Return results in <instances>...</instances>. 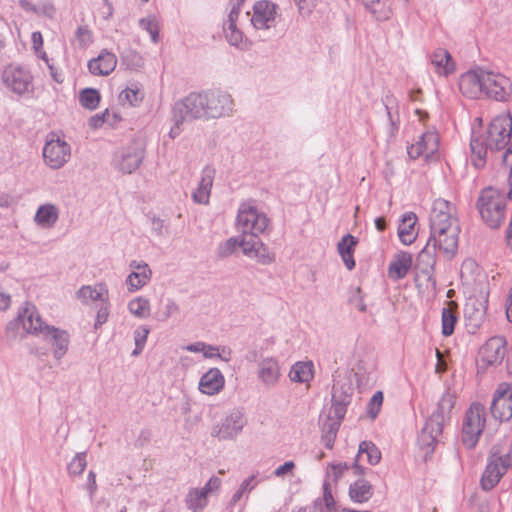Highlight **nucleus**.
I'll return each mask as SVG.
<instances>
[{
	"label": "nucleus",
	"mask_w": 512,
	"mask_h": 512,
	"mask_svg": "<svg viewBox=\"0 0 512 512\" xmlns=\"http://www.w3.org/2000/svg\"><path fill=\"white\" fill-rule=\"evenodd\" d=\"M455 397L449 392L443 394L437 404L436 410L427 419L425 426L422 428L418 441L421 447L428 449L432 452L439 436L443 431V424L446 415L451 411L454 406Z\"/></svg>",
	"instance_id": "5"
},
{
	"label": "nucleus",
	"mask_w": 512,
	"mask_h": 512,
	"mask_svg": "<svg viewBox=\"0 0 512 512\" xmlns=\"http://www.w3.org/2000/svg\"><path fill=\"white\" fill-rule=\"evenodd\" d=\"M79 100L83 107L94 110L99 105L100 94L96 89L86 88L80 92Z\"/></svg>",
	"instance_id": "44"
},
{
	"label": "nucleus",
	"mask_w": 512,
	"mask_h": 512,
	"mask_svg": "<svg viewBox=\"0 0 512 512\" xmlns=\"http://www.w3.org/2000/svg\"><path fill=\"white\" fill-rule=\"evenodd\" d=\"M476 206L488 227L496 229L503 224L506 217V197L502 191L492 186L484 188Z\"/></svg>",
	"instance_id": "4"
},
{
	"label": "nucleus",
	"mask_w": 512,
	"mask_h": 512,
	"mask_svg": "<svg viewBox=\"0 0 512 512\" xmlns=\"http://www.w3.org/2000/svg\"><path fill=\"white\" fill-rule=\"evenodd\" d=\"M225 385V378L218 368L209 369L199 381V390L206 395L218 394Z\"/></svg>",
	"instance_id": "30"
},
{
	"label": "nucleus",
	"mask_w": 512,
	"mask_h": 512,
	"mask_svg": "<svg viewBox=\"0 0 512 512\" xmlns=\"http://www.w3.org/2000/svg\"><path fill=\"white\" fill-rule=\"evenodd\" d=\"M486 70L476 69L465 72L459 79V89L461 93L469 98H479L484 95L485 86L484 74Z\"/></svg>",
	"instance_id": "21"
},
{
	"label": "nucleus",
	"mask_w": 512,
	"mask_h": 512,
	"mask_svg": "<svg viewBox=\"0 0 512 512\" xmlns=\"http://www.w3.org/2000/svg\"><path fill=\"white\" fill-rule=\"evenodd\" d=\"M486 301L471 296L464 305V319L469 332L474 333L484 322L486 315Z\"/></svg>",
	"instance_id": "20"
},
{
	"label": "nucleus",
	"mask_w": 512,
	"mask_h": 512,
	"mask_svg": "<svg viewBox=\"0 0 512 512\" xmlns=\"http://www.w3.org/2000/svg\"><path fill=\"white\" fill-rule=\"evenodd\" d=\"M282 373L279 362L274 357H265L257 364V377L261 385L266 389L278 385Z\"/></svg>",
	"instance_id": "19"
},
{
	"label": "nucleus",
	"mask_w": 512,
	"mask_h": 512,
	"mask_svg": "<svg viewBox=\"0 0 512 512\" xmlns=\"http://www.w3.org/2000/svg\"><path fill=\"white\" fill-rule=\"evenodd\" d=\"M109 316V301L102 302V306L98 309L94 327L98 329L101 325L107 322Z\"/></svg>",
	"instance_id": "57"
},
{
	"label": "nucleus",
	"mask_w": 512,
	"mask_h": 512,
	"mask_svg": "<svg viewBox=\"0 0 512 512\" xmlns=\"http://www.w3.org/2000/svg\"><path fill=\"white\" fill-rule=\"evenodd\" d=\"M149 332L146 326H140L134 331L135 349L131 353L132 356H138L143 351Z\"/></svg>",
	"instance_id": "48"
},
{
	"label": "nucleus",
	"mask_w": 512,
	"mask_h": 512,
	"mask_svg": "<svg viewBox=\"0 0 512 512\" xmlns=\"http://www.w3.org/2000/svg\"><path fill=\"white\" fill-rule=\"evenodd\" d=\"M380 459L381 453L373 442H361L356 459L354 460V476H362L364 474V468L358 462H367L368 464L375 465Z\"/></svg>",
	"instance_id": "28"
},
{
	"label": "nucleus",
	"mask_w": 512,
	"mask_h": 512,
	"mask_svg": "<svg viewBox=\"0 0 512 512\" xmlns=\"http://www.w3.org/2000/svg\"><path fill=\"white\" fill-rule=\"evenodd\" d=\"M372 495L373 487L367 480L361 478L354 481V502H366Z\"/></svg>",
	"instance_id": "42"
},
{
	"label": "nucleus",
	"mask_w": 512,
	"mask_h": 512,
	"mask_svg": "<svg viewBox=\"0 0 512 512\" xmlns=\"http://www.w3.org/2000/svg\"><path fill=\"white\" fill-rule=\"evenodd\" d=\"M258 484V481L256 480V475H252L250 476L249 478L245 479L241 484H240V489L246 493V492H251Z\"/></svg>",
	"instance_id": "63"
},
{
	"label": "nucleus",
	"mask_w": 512,
	"mask_h": 512,
	"mask_svg": "<svg viewBox=\"0 0 512 512\" xmlns=\"http://www.w3.org/2000/svg\"><path fill=\"white\" fill-rule=\"evenodd\" d=\"M221 486V479L218 477H211L204 487L200 488L202 492L208 497V494L217 491Z\"/></svg>",
	"instance_id": "60"
},
{
	"label": "nucleus",
	"mask_w": 512,
	"mask_h": 512,
	"mask_svg": "<svg viewBox=\"0 0 512 512\" xmlns=\"http://www.w3.org/2000/svg\"><path fill=\"white\" fill-rule=\"evenodd\" d=\"M436 264V250L430 243L420 251L415 263L416 281L418 286L424 287L433 293L437 291V281L434 276Z\"/></svg>",
	"instance_id": "8"
},
{
	"label": "nucleus",
	"mask_w": 512,
	"mask_h": 512,
	"mask_svg": "<svg viewBox=\"0 0 512 512\" xmlns=\"http://www.w3.org/2000/svg\"><path fill=\"white\" fill-rule=\"evenodd\" d=\"M297 7L299 13L304 17L309 16L312 12V7L309 0H297Z\"/></svg>",
	"instance_id": "64"
},
{
	"label": "nucleus",
	"mask_w": 512,
	"mask_h": 512,
	"mask_svg": "<svg viewBox=\"0 0 512 512\" xmlns=\"http://www.w3.org/2000/svg\"><path fill=\"white\" fill-rule=\"evenodd\" d=\"M269 218L250 202L242 203L238 208L236 228L242 234L260 235L269 226Z\"/></svg>",
	"instance_id": "7"
},
{
	"label": "nucleus",
	"mask_w": 512,
	"mask_h": 512,
	"mask_svg": "<svg viewBox=\"0 0 512 512\" xmlns=\"http://www.w3.org/2000/svg\"><path fill=\"white\" fill-rule=\"evenodd\" d=\"M337 249L347 269L352 270V234L344 235L338 243Z\"/></svg>",
	"instance_id": "43"
},
{
	"label": "nucleus",
	"mask_w": 512,
	"mask_h": 512,
	"mask_svg": "<svg viewBox=\"0 0 512 512\" xmlns=\"http://www.w3.org/2000/svg\"><path fill=\"white\" fill-rule=\"evenodd\" d=\"M324 502L325 507L330 511L334 507V499L331 493L330 484L325 481L323 484V498L315 501V507L321 506Z\"/></svg>",
	"instance_id": "53"
},
{
	"label": "nucleus",
	"mask_w": 512,
	"mask_h": 512,
	"mask_svg": "<svg viewBox=\"0 0 512 512\" xmlns=\"http://www.w3.org/2000/svg\"><path fill=\"white\" fill-rule=\"evenodd\" d=\"M276 5L270 1H258L253 7L251 23L256 29L267 30L274 26Z\"/></svg>",
	"instance_id": "24"
},
{
	"label": "nucleus",
	"mask_w": 512,
	"mask_h": 512,
	"mask_svg": "<svg viewBox=\"0 0 512 512\" xmlns=\"http://www.w3.org/2000/svg\"><path fill=\"white\" fill-rule=\"evenodd\" d=\"M491 413L499 421H509L512 418V386L500 383L494 392L491 403Z\"/></svg>",
	"instance_id": "12"
},
{
	"label": "nucleus",
	"mask_w": 512,
	"mask_h": 512,
	"mask_svg": "<svg viewBox=\"0 0 512 512\" xmlns=\"http://www.w3.org/2000/svg\"><path fill=\"white\" fill-rule=\"evenodd\" d=\"M368 369L369 368L362 365V361L359 362L358 372L354 373L357 376V387L359 390L366 387L370 382Z\"/></svg>",
	"instance_id": "56"
},
{
	"label": "nucleus",
	"mask_w": 512,
	"mask_h": 512,
	"mask_svg": "<svg viewBox=\"0 0 512 512\" xmlns=\"http://www.w3.org/2000/svg\"><path fill=\"white\" fill-rule=\"evenodd\" d=\"M485 426V407L480 403H472L463 419L462 442L468 448L476 446Z\"/></svg>",
	"instance_id": "9"
},
{
	"label": "nucleus",
	"mask_w": 512,
	"mask_h": 512,
	"mask_svg": "<svg viewBox=\"0 0 512 512\" xmlns=\"http://www.w3.org/2000/svg\"><path fill=\"white\" fill-rule=\"evenodd\" d=\"M237 247H239L238 237H231L219 246L218 254L221 257L230 256L235 252Z\"/></svg>",
	"instance_id": "54"
},
{
	"label": "nucleus",
	"mask_w": 512,
	"mask_h": 512,
	"mask_svg": "<svg viewBox=\"0 0 512 512\" xmlns=\"http://www.w3.org/2000/svg\"><path fill=\"white\" fill-rule=\"evenodd\" d=\"M59 219V209L51 203L40 205L35 213L34 222L42 228H52Z\"/></svg>",
	"instance_id": "34"
},
{
	"label": "nucleus",
	"mask_w": 512,
	"mask_h": 512,
	"mask_svg": "<svg viewBox=\"0 0 512 512\" xmlns=\"http://www.w3.org/2000/svg\"><path fill=\"white\" fill-rule=\"evenodd\" d=\"M458 305L455 301L448 302V307L442 310V334L450 336L454 332L455 324L457 323L456 309Z\"/></svg>",
	"instance_id": "38"
},
{
	"label": "nucleus",
	"mask_w": 512,
	"mask_h": 512,
	"mask_svg": "<svg viewBox=\"0 0 512 512\" xmlns=\"http://www.w3.org/2000/svg\"><path fill=\"white\" fill-rule=\"evenodd\" d=\"M227 41L230 45L239 47L243 42V34L239 31L226 32L225 34Z\"/></svg>",
	"instance_id": "62"
},
{
	"label": "nucleus",
	"mask_w": 512,
	"mask_h": 512,
	"mask_svg": "<svg viewBox=\"0 0 512 512\" xmlns=\"http://www.w3.org/2000/svg\"><path fill=\"white\" fill-rule=\"evenodd\" d=\"M383 103L385 105L387 115L389 118V122H390V134H391V136H393L395 134V132L398 130V124H399L398 117L394 118L392 115L393 104L395 103V99L392 95H386L385 99L383 100Z\"/></svg>",
	"instance_id": "52"
},
{
	"label": "nucleus",
	"mask_w": 512,
	"mask_h": 512,
	"mask_svg": "<svg viewBox=\"0 0 512 512\" xmlns=\"http://www.w3.org/2000/svg\"><path fill=\"white\" fill-rule=\"evenodd\" d=\"M128 310L133 316L145 319L151 312L150 301L142 296L136 297L128 303Z\"/></svg>",
	"instance_id": "40"
},
{
	"label": "nucleus",
	"mask_w": 512,
	"mask_h": 512,
	"mask_svg": "<svg viewBox=\"0 0 512 512\" xmlns=\"http://www.w3.org/2000/svg\"><path fill=\"white\" fill-rule=\"evenodd\" d=\"M431 64L439 75L447 76L455 70V63L451 54L443 48H438L433 52L431 55Z\"/></svg>",
	"instance_id": "35"
},
{
	"label": "nucleus",
	"mask_w": 512,
	"mask_h": 512,
	"mask_svg": "<svg viewBox=\"0 0 512 512\" xmlns=\"http://www.w3.org/2000/svg\"><path fill=\"white\" fill-rule=\"evenodd\" d=\"M348 470H349V466L346 463L345 464H342V463L334 464L328 470L327 477L332 478L334 481H337L340 477H342L344 472H346Z\"/></svg>",
	"instance_id": "58"
},
{
	"label": "nucleus",
	"mask_w": 512,
	"mask_h": 512,
	"mask_svg": "<svg viewBox=\"0 0 512 512\" xmlns=\"http://www.w3.org/2000/svg\"><path fill=\"white\" fill-rule=\"evenodd\" d=\"M294 468L295 463L293 461H286L283 465L275 469L274 475L276 477L283 478L286 475L291 474Z\"/></svg>",
	"instance_id": "61"
},
{
	"label": "nucleus",
	"mask_w": 512,
	"mask_h": 512,
	"mask_svg": "<svg viewBox=\"0 0 512 512\" xmlns=\"http://www.w3.org/2000/svg\"><path fill=\"white\" fill-rule=\"evenodd\" d=\"M374 20L386 21L391 17L390 0H356Z\"/></svg>",
	"instance_id": "32"
},
{
	"label": "nucleus",
	"mask_w": 512,
	"mask_h": 512,
	"mask_svg": "<svg viewBox=\"0 0 512 512\" xmlns=\"http://www.w3.org/2000/svg\"><path fill=\"white\" fill-rule=\"evenodd\" d=\"M142 99L141 92L138 88H126L122 90L118 96V100L122 105L135 106Z\"/></svg>",
	"instance_id": "47"
},
{
	"label": "nucleus",
	"mask_w": 512,
	"mask_h": 512,
	"mask_svg": "<svg viewBox=\"0 0 512 512\" xmlns=\"http://www.w3.org/2000/svg\"><path fill=\"white\" fill-rule=\"evenodd\" d=\"M506 473L505 466L499 458V450L495 446L492 447L486 468L481 477V488L484 491L492 490Z\"/></svg>",
	"instance_id": "15"
},
{
	"label": "nucleus",
	"mask_w": 512,
	"mask_h": 512,
	"mask_svg": "<svg viewBox=\"0 0 512 512\" xmlns=\"http://www.w3.org/2000/svg\"><path fill=\"white\" fill-rule=\"evenodd\" d=\"M383 392L377 391L367 404V415L369 418L374 420L381 409L383 404Z\"/></svg>",
	"instance_id": "50"
},
{
	"label": "nucleus",
	"mask_w": 512,
	"mask_h": 512,
	"mask_svg": "<svg viewBox=\"0 0 512 512\" xmlns=\"http://www.w3.org/2000/svg\"><path fill=\"white\" fill-rule=\"evenodd\" d=\"M180 108L191 119H218L233 115L234 100L228 92L219 89L192 92L180 100Z\"/></svg>",
	"instance_id": "3"
},
{
	"label": "nucleus",
	"mask_w": 512,
	"mask_h": 512,
	"mask_svg": "<svg viewBox=\"0 0 512 512\" xmlns=\"http://www.w3.org/2000/svg\"><path fill=\"white\" fill-rule=\"evenodd\" d=\"M413 263L411 253L400 251L397 252L388 267V276L394 281L405 278L410 271Z\"/></svg>",
	"instance_id": "29"
},
{
	"label": "nucleus",
	"mask_w": 512,
	"mask_h": 512,
	"mask_svg": "<svg viewBox=\"0 0 512 512\" xmlns=\"http://www.w3.org/2000/svg\"><path fill=\"white\" fill-rule=\"evenodd\" d=\"M53 347V356L60 360L68 351L70 335L67 331L50 326L42 336Z\"/></svg>",
	"instance_id": "25"
},
{
	"label": "nucleus",
	"mask_w": 512,
	"mask_h": 512,
	"mask_svg": "<svg viewBox=\"0 0 512 512\" xmlns=\"http://www.w3.org/2000/svg\"><path fill=\"white\" fill-rule=\"evenodd\" d=\"M439 147V136L435 131H426L419 140L407 148L411 159L424 156L426 161L434 160Z\"/></svg>",
	"instance_id": "16"
},
{
	"label": "nucleus",
	"mask_w": 512,
	"mask_h": 512,
	"mask_svg": "<svg viewBox=\"0 0 512 512\" xmlns=\"http://www.w3.org/2000/svg\"><path fill=\"white\" fill-rule=\"evenodd\" d=\"M129 269L130 274L125 280L129 292L139 291L151 280L152 271L146 262L133 260L129 264Z\"/></svg>",
	"instance_id": "23"
},
{
	"label": "nucleus",
	"mask_w": 512,
	"mask_h": 512,
	"mask_svg": "<svg viewBox=\"0 0 512 512\" xmlns=\"http://www.w3.org/2000/svg\"><path fill=\"white\" fill-rule=\"evenodd\" d=\"M507 342L502 336H495L487 340L479 351L482 362L487 365H498L502 363L506 355Z\"/></svg>",
	"instance_id": "22"
},
{
	"label": "nucleus",
	"mask_w": 512,
	"mask_h": 512,
	"mask_svg": "<svg viewBox=\"0 0 512 512\" xmlns=\"http://www.w3.org/2000/svg\"><path fill=\"white\" fill-rule=\"evenodd\" d=\"M351 395L333 386L332 405L324 420H322V439L327 448H332L336 433L340 427L341 420L344 418L347 406L351 403Z\"/></svg>",
	"instance_id": "6"
},
{
	"label": "nucleus",
	"mask_w": 512,
	"mask_h": 512,
	"mask_svg": "<svg viewBox=\"0 0 512 512\" xmlns=\"http://www.w3.org/2000/svg\"><path fill=\"white\" fill-rule=\"evenodd\" d=\"M185 120H192L190 115L182 108H180V101L176 102L173 107V121L174 125L169 131L170 138L174 139L182 132L181 125Z\"/></svg>",
	"instance_id": "41"
},
{
	"label": "nucleus",
	"mask_w": 512,
	"mask_h": 512,
	"mask_svg": "<svg viewBox=\"0 0 512 512\" xmlns=\"http://www.w3.org/2000/svg\"><path fill=\"white\" fill-rule=\"evenodd\" d=\"M117 57L114 53L103 49L100 54L88 62V70L95 76H107L114 71Z\"/></svg>",
	"instance_id": "27"
},
{
	"label": "nucleus",
	"mask_w": 512,
	"mask_h": 512,
	"mask_svg": "<svg viewBox=\"0 0 512 512\" xmlns=\"http://www.w3.org/2000/svg\"><path fill=\"white\" fill-rule=\"evenodd\" d=\"M313 368L311 361L296 362L289 371V379L295 383L308 384L314 377Z\"/></svg>",
	"instance_id": "36"
},
{
	"label": "nucleus",
	"mask_w": 512,
	"mask_h": 512,
	"mask_svg": "<svg viewBox=\"0 0 512 512\" xmlns=\"http://www.w3.org/2000/svg\"><path fill=\"white\" fill-rule=\"evenodd\" d=\"M110 111L105 110L102 114H96L89 119V126L92 129H98L103 126L104 123H112L110 121Z\"/></svg>",
	"instance_id": "55"
},
{
	"label": "nucleus",
	"mask_w": 512,
	"mask_h": 512,
	"mask_svg": "<svg viewBox=\"0 0 512 512\" xmlns=\"http://www.w3.org/2000/svg\"><path fill=\"white\" fill-rule=\"evenodd\" d=\"M71 156L70 145L60 137L51 138L46 141L43 148V158L51 169H60Z\"/></svg>",
	"instance_id": "11"
},
{
	"label": "nucleus",
	"mask_w": 512,
	"mask_h": 512,
	"mask_svg": "<svg viewBox=\"0 0 512 512\" xmlns=\"http://www.w3.org/2000/svg\"><path fill=\"white\" fill-rule=\"evenodd\" d=\"M417 217L413 212H409L403 215L401 223L398 227V236L401 242L405 245L412 244L416 239V233L414 230Z\"/></svg>",
	"instance_id": "37"
},
{
	"label": "nucleus",
	"mask_w": 512,
	"mask_h": 512,
	"mask_svg": "<svg viewBox=\"0 0 512 512\" xmlns=\"http://www.w3.org/2000/svg\"><path fill=\"white\" fill-rule=\"evenodd\" d=\"M512 147V118L509 114L498 115L490 122L486 133L473 131L470 140L472 162L476 168L486 163L487 152Z\"/></svg>",
	"instance_id": "2"
},
{
	"label": "nucleus",
	"mask_w": 512,
	"mask_h": 512,
	"mask_svg": "<svg viewBox=\"0 0 512 512\" xmlns=\"http://www.w3.org/2000/svg\"><path fill=\"white\" fill-rule=\"evenodd\" d=\"M87 466L86 453H77L75 457L68 464L69 475L76 476L82 474Z\"/></svg>",
	"instance_id": "49"
},
{
	"label": "nucleus",
	"mask_w": 512,
	"mask_h": 512,
	"mask_svg": "<svg viewBox=\"0 0 512 512\" xmlns=\"http://www.w3.org/2000/svg\"><path fill=\"white\" fill-rule=\"evenodd\" d=\"M143 159V150L136 146L124 148L115 159V166L123 173L130 174L135 171Z\"/></svg>",
	"instance_id": "26"
},
{
	"label": "nucleus",
	"mask_w": 512,
	"mask_h": 512,
	"mask_svg": "<svg viewBox=\"0 0 512 512\" xmlns=\"http://www.w3.org/2000/svg\"><path fill=\"white\" fill-rule=\"evenodd\" d=\"M179 311H180L179 305L173 300H168L165 305V310L161 314L160 320L166 321L171 316L178 314Z\"/></svg>",
	"instance_id": "59"
},
{
	"label": "nucleus",
	"mask_w": 512,
	"mask_h": 512,
	"mask_svg": "<svg viewBox=\"0 0 512 512\" xmlns=\"http://www.w3.org/2000/svg\"><path fill=\"white\" fill-rule=\"evenodd\" d=\"M139 25L142 29L146 30L154 43L159 41V22L157 18L150 15L139 20Z\"/></svg>",
	"instance_id": "46"
},
{
	"label": "nucleus",
	"mask_w": 512,
	"mask_h": 512,
	"mask_svg": "<svg viewBox=\"0 0 512 512\" xmlns=\"http://www.w3.org/2000/svg\"><path fill=\"white\" fill-rule=\"evenodd\" d=\"M18 325H21L26 333L41 337L45 334L46 328L50 327L43 322L36 307L29 303L19 311L17 318L8 324L7 329H14Z\"/></svg>",
	"instance_id": "10"
},
{
	"label": "nucleus",
	"mask_w": 512,
	"mask_h": 512,
	"mask_svg": "<svg viewBox=\"0 0 512 512\" xmlns=\"http://www.w3.org/2000/svg\"><path fill=\"white\" fill-rule=\"evenodd\" d=\"M185 502L192 512H202L208 504V497L199 488H192L188 491Z\"/></svg>",
	"instance_id": "39"
},
{
	"label": "nucleus",
	"mask_w": 512,
	"mask_h": 512,
	"mask_svg": "<svg viewBox=\"0 0 512 512\" xmlns=\"http://www.w3.org/2000/svg\"><path fill=\"white\" fill-rule=\"evenodd\" d=\"M454 207L444 199H436L430 215V237L428 243L439 249L448 258H452L458 248L460 232L457 219L453 215Z\"/></svg>",
	"instance_id": "1"
},
{
	"label": "nucleus",
	"mask_w": 512,
	"mask_h": 512,
	"mask_svg": "<svg viewBox=\"0 0 512 512\" xmlns=\"http://www.w3.org/2000/svg\"><path fill=\"white\" fill-rule=\"evenodd\" d=\"M75 296L82 304L85 305L93 301L106 302L108 298V289L104 283H97L94 286L83 285L77 290Z\"/></svg>",
	"instance_id": "33"
},
{
	"label": "nucleus",
	"mask_w": 512,
	"mask_h": 512,
	"mask_svg": "<svg viewBox=\"0 0 512 512\" xmlns=\"http://www.w3.org/2000/svg\"><path fill=\"white\" fill-rule=\"evenodd\" d=\"M3 82L13 92L21 95L28 92L32 84L30 72L21 67L8 66L3 71Z\"/></svg>",
	"instance_id": "18"
},
{
	"label": "nucleus",
	"mask_w": 512,
	"mask_h": 512,
	"mask_svg": "<svg viewBox=\"0 0 512 512\" xmlns=\"http://www.w3.org/2000/svg\"><path fill=\"white\" fill-rule=\"evenodd\" d=\"M259 235L242 234L238 237V245L242 253L250 258H255L262 264H269L273 256L269 254L265 245L258 238Z\"/></svg>",
	"instance_id": "17"
},
{
	"label": "nucleus",
	"mask_w": 512,
	"mask_h": 512,
	"mask_svg": "<svg viewBox=\"0 0 512 512\" xmlns=\"http://www.w3.org/2000/svg\"><path fill=\"white\" fill-rule=\"evenodd\" d=\"M215 173V169L211 166H206L202 170L198 187L192 193V198L195 203L208 204Z\"/></svg>",
	"instance_id": "31"
},
{
	"label": "nucleus",
	"mask_w": 512,
	"mask_h": 512,
	"mask_svg": "<svg viewBox=\"0 0 512 512\" xmlns=\"http://www.w3.org/2000/svg\"><path fill=\"white\" fill-rule=\"evenodd\" d=\"M75 40L80 48H87L93 42V33L87 26H80L75 32Z\"/></svg>",
	"instance_id": "51"
},
{
	"label": "nucleus",
	"mask_w": 512,
	"mask_h": 512,
	"mask_svg": "<svg viewBox=\"0 0 512 512\" xmlns=\"http://www.w3.org/2000/svg\"><path fill=\"white\" fill-rule=\"evenodd\" d=\"M245 425L244 414L239 410H233L220 424L213 427L211 435L221 440L234 439L241 433Z\"/></svg>",
	"instance_id": "14"
},
{
	"label": "nucleus",
	"mask_w": 512,
	"mask_h": 512,
	"mask_svg": "<svg viewBox=\"0 0 512 512\" xmlns=\"http://www.w3.org/2000/svg\"><path fill=\"white\" fill-rule=\"evenodd\" d=\"M482 79L485 83L484 95L487 97L497 101H505L510 97L512 87L509 78L499 73L486 71Z\"/></svg>",
	"instance_id": "13"
},
{
	"label": "nucleus",
	"mask_w": 512,
	"mask_h": 512,
	"mask_svg": "<svg viewBox=\"0 0 512 512\" xmlns=\"http://www.w3.org/2000/svg\"><path fill=\"white\" fill-rule=\"evenodd\" d=\"M122 63L130 70H139L144 67V58L140 53L129 50L121 56Z\"/></svg>",
	"instance_id": "45"
}]
</instances>
